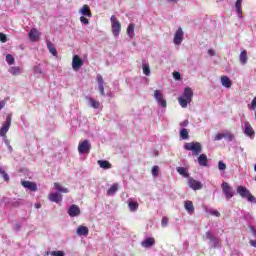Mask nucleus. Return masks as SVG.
<instances>
[{"instance_id":"19","label":"nucleus","mask_w":256,"mask_h":256,"mask_svg":"<svg viewBox=\"0 0 256 256\" xmlns=\"http://www.w3.org/2000/svg\"><path fill=\"white\" fill-rule=\"evenodd\" d=\"M79 13H81V15H83L84 17H93V14L91 13V8H89V5H83Z\"/></svg>"},{"instance_id":"28","label":"nucleus","mask_w":256,"mask_h":256,"mask_svg":"<svg viewBox=\"0 0 256 256\" xmlns=\"http://www.w3.org/2000/svg\"><path fill=\"white\" fill-rule=\"evenodd\" d=\"M128 207L130 211H137V209H139V203L133 200H128Z\"/></svg>"},{"instance_id":"38","label":"nucleus","mask_w":256,"mask_h":256,"mask_svg":"<svg viewBox=\"0 0 256 256\" xmlns=\"http://www.w3.org/2000/svg\"><path fill=\"white\" fill-rule=\"evenodd\" d=\"M6 63H8V65L15 64V58L13 57V55H11V54L6 55Z\"/></svg>"},{"instance_id":"36","label":"nucleus","mask_w":256,"mask_h":256,"mask_svg":"<svg viewBox=\"0 0 256 256\" xmlns=\"http://www.w3.org/2000/svg\"><path fill=\"white\" fill-rule=\"evenodd\" d=\"M180 137H181V139H183V140H187V139H189V131H187V129H181L180 130Z\"/></svg>"},{"instance_id":"13","label":"nucleus","mask_w":256,"mask_h":256,"mask_svg":"<svg viewBox=\"0 0 256 256\" xmlns=\"http://www.w3.org/2000/svg\"><path fill=\"white\" fill-rule=\"evenodd\" d=\"M244 133L248 137H255V130H253V127L249 122L244 123Z\"/></svg>"},{"instance_id":"47","label":"nucleus","mask_w":256,"mask_h":256,"mask_svg":"<svg viewBox=\"0 0 256 256\" xmlns=\"http://www.w3.org/2000/svg\"><path fill=\"white\" fill-rule=\"evenodd\" d=\"M0 41L1 43H7V35L0 32Z\"/></svg>"},{"instance_id":"39","label":"nucleus","mask_w":256,"mask_h":256,"mask_svg":"<svg viewBox=\"0 0 256 256\" xmlns=\"http://www.w3.org/2000/svg\"><path fill=\"white\" fill-rule=\"evenodd\" d=\"M206 213H209L210 215H213L214 217H221V213L217 210H213V209H206Z\"/></svg>"},{"instance_id":"32","label":"nucleus","mask_w":256,"mask_h":256,"mask_svg":"<svg viewBox=\"0 0 256 256\" xmlns=\"http://www.w3.org/2000/svg\"><path fill=\"white\" fill-rule=\"evenodd\" d=\"M119 190V185L118 184H113L107 191V195H115L117 191Z\"/></svg>"},{"instance_id":"58","label":"nucleus","mask_w":256,"mask_h":256,"mask_svg":"<svg viewBox=\"0 0 256 256\" xmlns=\"http://www.w3.org/2000/svg\"><path fill=\"white\" fill-rule=\"evenodd\" d=\"M215 245H219V238H217V241H212Z\"/></svg>"},{"instance_id":"12","label":"nucleus","mask_w":256,"mask_h":256,"mask_svg":"<svg viewBox=\"0 0 256 256\" xmlns=\"http://www.w3.org/2000/svg\"><path fill=\"white\" fill-rule=\"evenodd\" d=\"M68 215H70L71 217H79V215H81V209L79 208V206L73 204L68 209Z\"/></svg>"},{"instance_id":"21","label":"nucleus","mask_w":256,"mask_h":256,"mask_svg":"<svg viewBox=\"0 0 256 256\" xmlns=\"http://www.w3.org/2000/svg\"><path fill=\"white\" fill-rule=\"evenodd\" d=\"M76 233L77 235L87 237V235H89V228H87V226H79Z\"/></svg>"},{"instance_id":"35","label":"nucleus","mask_w":256,"mask_h":256,"mask_svg":"<svg viewBox=\"0 0 256 256\" xmlns=\"http://www.w3.org/2000/svg\"><path fill=\"white\" fill-rule=\"evenodd\" d=\"M89 102L91 107H93V109H99V107H101V103H99V101L93 99V98H89Z\"/></svg>"},{"instance_id":"2","label":"nucleus","mask_w":256,"mask_h":256,"mask_svg":"<svg viewBox=\"0 0 256 256\" xmlns=\"http://www.w3.org/2000/svg\"><path fill=\"white\" fill-rule=\"evenodd\" d=\"M186 151H192L193 155L197 156L201 153L203 147L199 142H188L184 145Z\"/></svg>"},{"instance_id":"51","label":"nucleus","mask_w":256,"mask_h":256,"mask_svg":"<svg viewBox=\"0 0 256 256\" xmlns=\"http://www.w3.org/2000/svg\"><path fill=\"white\" fill-rule=\"evenodd\" d=\"M98 89L100 91V94L102 96H104L105 95V86L104 85L98 86Z\"/></svg>"},{"instance_id":"56","label":"nucleus","mask_w":256,"mask_h":256,"mask_svg":"<svg viewBox=\"0 0 256 256\" xmlns=\"http://www.w3.org/2000/svg\"><path fill=\"white\" fill-rule=\"evenodd\" d=\"M16 229L19 231V229H21V224H16Z\"/></svg>"},{"instance_id":"26","label":"nucleus","mask_w":256,"mask_h":256,"mask_svg":"<svg viewBox=\"0 0 256 256\" xmlns=\"http://www.w3.org/2000/svg\"><path fill=\"white\" fill-rule=\"evenodd\" d=\"M127 35L130 37V39H133V36L135 35V24L130 23L128 25Z\"/></svg>"},{"instance_id":"45","label":"nucleus","mask_w":256,"mask_h":256,"mask_svg":"<svg viewBox=\"0 0 256 256\" xmlns=\"http://www.w3.org/2000/svg\"><path fill=\"white\" fill-rule=\"evenodd\" d=\"M50 255H52V256H65V252H63V251H52L50 253Z\"/></svg>"},{"instance_id":"37","label":"nucleus","mask_w":256,"mask_h":256,"mask_svg":"<svg viewBox=\"0 0 256 256\" xmlns=\"http://www.w3.org/2000/svg\"><path fill=\"white\" fill-rule=\"evenodd\" d=\"M143 73L146 77L151 75V68L149 67V64H143Z\"/></svg>"},{"instance_id":"10","label":"nucleus","mask_w":256,"mask_h":256,"mask_svg":"<svg viewBox=\"0 0 256 256\" xmlns=\"http://www.w3.org/2000/svg\"><path fill=\"white\" fill-rule=\"evenodd\" d=\"M28 37H29L30 41H32V43H35V42L39 41V39L41 37V32H38V30L36 28H32L28 33Z\"/></svg>"},{"instance_id":"14","label":"nucleus","mask_w":256,"mask_h":256,"mask_svg":"<svg viewBox=\"0 0 256 256\" xmlns=\"http://www.w3.org/2000/svg\"><path fill=\"white\" fill-rule=\"evenodd\" d=\"M48 197L52 203H61V201H63V195H61L59 192L51 193Z\"/></svg>"},{"instance_id":"24","label":"nucleus","mask_w":256,"mask_h":256,"mask_svg":"<svg viewBox=\"0 0 256 256\" xmlns=\"http://www.w3.org/2000/svg\"><path fill=\"white\" fill-rule=\"evenodd\" d=\"M225 137H228V139L230 140V141H232V139H233V134H231V133H228V134H223V133H218L216 136H215V138H214V140L215 141H221V139H225Z\"/></svg>"},{"instance_id":"42","label":"nucleus","mask_w":256,"mask_h":256,"mask_svg":"<svg viewBox=\"0 0 256 256\" xmlns=\"http://www.w3.org/2000/svg\"><path fill=\"white\" fill-rule=\"evenodd\" d=\"M218 169L220 171H225V169H227V165L223 162V161H219L218 163Z\"/></svg>"},{"instance_id":"41","label":"nucleus","mask_w":256,"mask_h":256,"mask_svg":"<svg viewBox=\"0 0 256 256\" xmlns=\"http://www.w3.org/2000/svg\"><path fill=\"white\" fill-rule=\"evenodd\" d=\"M206 239H208V241H217V238H215L213 233H211L210 231L206 232Z\"/></svg>"},{"instance_id":"3","label":"nucleus","mask_w":256,"mask_h":256,"mask_svg":"<svg viewBox=\"0 0 256 256\" xmlns=\"http://www.w3.org/2000/svg\"><path fill=\"white\" fill-rule=\"evenodd\" d=\"M110 21L114 37H119V33H121V22H119V19L115 15L111 16Z\"/></svg>"},{"instance_id":"57","label":"nucleus","mask_w":256,"mask_h":256,"mask_svg":"<svg viewBox=\"0 0 256 256\" xmlns=\"http://www.w3.org/2000/svg\"><path fill=\"white\" fill-rule=\"evenodd\" d=\"M215 245H219V238H217V241H212Z\"/></svg>"},{"instance_id":"53","label":"nucleus","mask_w":256,"mask_h":256,"mask_svg":"<svg viewBox=\"0 0 256 256\" xmlns=\"http://www.w3.org/2000/svg\"><path fill=\"white\" fill-rule=\"evenodd\" d=\"M6 100L0 101V110L5 107Z\"/></svg>"},{"instance_id":"4","label":"nucleus","mask_w":256,"mask_h":256,"mask_svg":"<svg viewBox=\"0 0 256 256\" xmlns=\"http://www.w3.org/2000/svg\"><path fill=\"white\" fill-rule=\"evenodd\" d=\"M11 128V115L6 117V121L3 123L2 127L0 128V137H7V132Z\"/></svg>"},{"instance_id":"25","label":"nucleus","mask_w":256,"mask_h":256,"mask_svg":"<svg viewBox=\"0 0 256 256\" xmlns=\"http://www.w3.org/2000/svg\"><path fill=\"white\" fill-rule=\"evenodd\" d=\"M98 165L101 169H111V167H113L107 160H98Z\"/></svg>"},{"instance_id":"31","label":"nucleus","mask_w":256,"mask_h":256,"mask_svg":"<svg viewBox=\"0 0 256 256\" xmlns=\"http://www.w3.org/2000/svg\"><path fill=\"white\" fill-rule=\"evenodd\" d=\"M176 171L179 175H182V177H189V172H187V168L185 167H177Z\"/></svg>"},{"instance_id":"18","label":"nucleus","mask_w":256,"mask_h":256,"mask_svg":"<svg viewBox=\"0 0 256 256\" xmlns=\"http://www.w3.org/2000/svg\"><path fill=\"white\" fill-rule=\"evenodd\" d=\"M141 245L142 247H145V249H149L150 247H153V245H155V238H146L141 242Z\"/></svg>"},{"instance_id":"43","label":"nucleus","mask_w":256,"mask_h":256,"mask_svg":"<svg viewBox=\"0 0 256 256\" xmlns=\"http://www.w3.org/2000/svg\"><path fill=\"white\" fill-rule=\"evenodd\" d=\"M152 175L153 177H157V175H159V166L152 167Z\"/></svg>"},{"instance_id":"30","label":"nucleus","mask_w":256,"mask_h":256,"mask_svg":"<svg viewBox=\"0 0 256 256\" xmlns=\"http://www.w3.org/2000/svg\"><path fill=\"white\" fill-rule=\"evenodd\" d=\"M54 187L59 193H69V189L63 188V186H61V184H59L58 182L54 183Z\"/></svg>"},{"instance_id":"34","label":"nucleus","mask_w":256,"mask_h":256,"mask_svg":"<svg viewBox=\"0 0 256 256\" xmlns=\"http://www.w3.org/2000/svg\"><path fill=\"white\" fill-rule=\"evenodd\" d=\"M9 73H11V75H20L21 74V68L19 66H12L9 69Z\"/></svg>"},{"instance_id":"9","label":"nucleus","mask_w":256,"mask_h":256,"mask_svg":"<svg viewBox=\"0 0 256 256\" xmlns=\"http://www.w3.org/2000/svg\"><path fill=\"white\" fill-rule=\"evenodd\" d=\"M81 67H83V60L81 57H79V55H74L72 59V68L74 71H79Z\"/></svg>"},{"instance_id":"46","label":"nucleus","mask_w":256,"mask_h":256,"mask_svg":"<svg viewBox=\"0 0 256 256\" xmlns=\"http://www.w3.org/2000/svg\"><path fill=\"white\" fill-rule=\"evenodd\" d=\"M97 82H98V87L104 84L103 76H101V74L97 75Z\"/></svg>"},{"instance_id":"44","label":"nucleus","mask_w":256,"mask_h":256,"mask_svg":"<svg viewBox=\"0 0 256 256\" xmlns=\"http://www.w3.org/2000/svg\"><path fill=\"white\" fill-rule=\"evenodd\" d=\"M162 227H167L169 225V218L168 217H163L161 221Z\"/></svg>"},{"instance_id":"1","label":"nucleus","mask_w":256,"mask_h":256,"mask_svg":"<svg viewBox=\"0 0 256 256\" xmlns=\"http://www.w3.org/2000/svg\"><path fill=\"white\" fill-rule=\"evenodd\" d=\"M237 193L242 197L243 199H247L250 203H253L255 201V196L251 194L249 189L245 186H238L237 187Z\"/></svg>"},{"instance_id":"15","label":"nucleus","mask_w":256,"mask_h":256,"mask_svg":"<svg viewBox=\"0 0 256 256\" xmlns=\"http://www.w3.org/2000/svg\"><path fill=\"white\" fill-rule=\"evenodd\" d=\"M21 185L24 186L25 189H29V191H37V184L31 181H22Z\"/></svg>"},{"instance_id":"33","label":"nucleus","mask_w":256,"mask_h":256,"mask_svg":"<svg viewBox=\"0 0 256 256\" xmlns=\"http://www.w3.org/2000/svg\"><path fill=\"white\" fill-rule=\"evenodd\" d=\"M242 3H243V0H236L235 7H236V12L238 13V15L243 14V9L241 8Z\"/></svg>"},{"instance_id":"52","label":"nucleus","mask_w":256,"mask_h":256,"mask_svg":"<svg viewBox=\"0 0 256 256\" xmlns=\"http://www.w3.org/2000/svg\"><path fill=\"white\" fill-rule=\"evenodd\" d=\"M249 244L251 245V247H255L256 248V240H250Z\"/></svg>"},{"instance_id":"54","label":"nucleus","mask_w":256,"mask_h":256,"mask_svg":"<svg viewBox=\"0 0 256 256\" xmlns=\"http://www.w3.org/2000/svg\"><path fill=\"white\" fill-rule=\"evenodd\" d=\"M208 53H209V55H210L211 57H213V55H215V51L212 50V49L208 50Z\"/></svg>"},{"instance_id":"20","label":"nucleus","mask_w":256,"mask_h":256,"mask_svg":"<svg viewBox=\"0 0 256 256\" xmlns=\"http://www.w3.org/2000/svg\"><path fill=\"white\" fill-rule=\"evenodd\" d=\"M46 45L49 53H51L54 57H57V55H59L57 49L55 48V45L51 41L47 40Z\"/></svg>"},{"instance_id":"27","label":"nucleus","mask_w":256,"mask_h":256,"mask_svg":"<svg viewBox=\"0 0 256 256\" xmlns=\"http://www.w3.org/2000/svg\"><path fill=\"white\" fill-rule=\"evenodd\" d=\"M184 99H188V101H192V99H193V90H191V88H185V90H184Z\"/></svg>"},{"instance_id":"59","label":"nucleus","mask_w":256,"mask_h":256,"mask_svg":"<svg viewBox=\"0 0 256 256\" xmlns=\"http://www.w3.org/2000/svg\"><path fill=\"white\" fill-rule=\"evenodd\" d=\"M36 209H39L41 207V204H35Z\"/></svg>"},{"instance_id":"7","label":"nucleus","mask_w":256,"mask_h":256,"mask_svg":"<svg viewBox=\"0 0 256 256\" xmlns=\"http://www.w3.org/2000/svg\"><path fill=\"white\" fill-rule=\"evenodd\" d=\"M154 98L156 99L158 105H160V107H167V100H165L163 98V93H161L160 90H155L154 91Z\"/></svg>"},{"instance_id":"23","label":"nucleus","mask_w":256,"mask_h":256,"mask_svg":"<svg viewBox=\"0 0 256 256\" xmlns=\"http://www.w3.org/2000/svg\"><path fill=\"white\" fill-rule=\"evenodd\" d=\"M248 59L249 58L247 57V50L241 51V53L239 55V61H240L241 65H247Z\"/></svg>"},{"instance_id":"8","label":"nucleus","mask_w":256,"mask_h":256,"mask_svg":"<svg viewBox=\"0 0 256 256\" xmlns=\"http://www.w3.org/2000/svg\"><path fill=\"white\" fill-rule=\"evenodd\" d=\"M188 186L190 187V189H193V191H199L200 189H203V183L195 180L194 178L188 179Z\"/></svg>"},{"instance_id":"50","label":"nucleus","mask_w":256,"mask_h":256,"mask_svg":"<svg viewBox=\"0 0 256 256\" xmlns=\"http://www.w3.org/2000/svg\"><path fill=\"white\" fill-rule=\"evenodd\" d=\"M255 109H256V97H254L251 102V110L255 111Z\"/></svg>"},{"instance_id":"48","label":"nucleus","mask_w":256,"mask_h":256,"mask_svg":"<svg viewBox=\"0 0 256 256\" xmlns=\"http://www.w3.org/2000/svg\"><path fill=\"white\" fill-rule=\"evenodd\" d=\"M80 21H81V23H83L84 25H89V19H87L85 16H81V17H80Z\"/></svg>"},{"instance_id":"22","label":"nucleus","mask_w":256,"mask_h":256,"mask_svg":"<svg viewBox=\"0 0 256 256\" xmlns=\"http://www.w3.org/2000/svg\"><path fill=\"white\" fill-rule=\"evenodd\" d=\"M198 163L200 165V167H207L209 161L207 159V155L205 154H201L199 157H198Z\"/></svg>"},{"instance_id":"40","label":"nucleus","mask_w":256,"mask_h":256,"mask_svg":"<svg viewBox=\"0 0 256 256\" xmlns=\"http://www.w3.org/2000/svg\"><path fill=\"white\" fill-rule=\"evenodd\" d=\"M0 175H2L4 181H9V174L3 170V168L0 167Z\"/></svg>"},{"instance_id":"16","label":"nucleus","mask_w":256,"mask_h":256,"mask_svg":"<svg viewBox=\"0 0 256 256\" xmlns=\"http://www.w3.org/2000/svg\"><path fill=\"white\" fill-rule=\"evenodd\" d=\"M184 208L189 213V215H193L195 213V206L193 205V202L191 200H186L184 202Z\"/></svg>"},{"instance_id":"55","label":"nucleus","mask_w":256,"mask_h":256,"mask_svg":"<svg viewBox=\"0 0 256 256\" xmlns=\"http://www.w3.org/2000/svg\"><path fill=\"white\" fill-rule=\"evenodd\" d=\"M181 125L183 127H187V125H189V120H185Z\"/></svg>"},{"instance_id":"6","label":"nucleus","mask_w":256,"mask_h":256,"mask_svg":"<svg viewBox=\"0 0 256 256\" xmlns=\"http://www.w3.org/2000/svg\"><path fill=\"white\" fill-rule=\"evenodd\" d=\"M222 191L226 197V199H233V188L229 186V183L223 182L221 185Z\"/></svg>"},{"instance_id":"5","label":"nucleus","mask_w":256,"mask_h":256,"mask_svg":"<svg viewBox=\"0 0 256 256\" xmlns=\"http://www.w3.org/2000/svg\"><path fill=\"white\" fill-rule=\"evenodd\" d=\"M91 152V143H89V140H84L79 143L78 145V153L83 155V153L89 154Z\"/></svg>"},{"instance_id":"17","label":"nucleus","mask_w":256,"mask_h":256,"mask_svg":"<svg viewBox=\"0 0 256 256\" xmlns=\"http://www.w3.org/2000/svg\"><path fill=\"white\" fill-rule=\"evenodd\" d=\"M220 81L223 87H226V89H231L233 82H231V79L228 76H221Z\"/></svg>"},{"instance_id":"29","label":"nucleus","mask_w":256,"mask_h":256,"mask_svg":"<svg viewBox=\"0 0 256 256\" xmlns=\"http://www.w3.org/2000/svg\"><path fill=\"white\" fill-rule=\"evenodd\" d=\"M178 102L180 104V106L185 109L187 108L188 103H191V100L184 98V97H180L178 98Z\"/></svg>"},{"instance_id":"11","label":"nucleus","mask_w":256,"mask_h":256,"mask_svg":"<svg viewBox=\"0 0 256 256\" xmlns=\"http://www.w3.org/2000/svg\"><path fill=\"white\" fill-rule=\"evenodd\" d=\"M181 43H183V29L178 28L174 35V44L181 45Z\"/></svg>"},{"instance_id":"49","label":"nucleus","mask_w":256,"mask_h":256,"mask_svg":"<svg viewBox=\"0 0 256 256\" xmlns=\"http://www.w3.org/2000/svg\"><path fill=\"white\" fill-rule=\"evenodd\" d=\"M173 78L176 80V81H179L181 79V73L179 72H173Z\"/></svg>"}]
</instances>
